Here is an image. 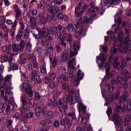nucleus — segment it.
<instances>
[{
	"label": "nucleus",
	"instance_id": "obj_1",
	"mask_svg": "<svg viewBox=\"0 0 131 131\" xmlns=\"http://www.w3.org/2000/svg\"><path fill=\"white\" fill-rule=\"evenodd\" d=\"M53 100H54L53 102ZM79 100V98L78 97H73L71 95H67L66 96V99L65 97H63V103L61 99H59L57 102H56L55 98L53 97L52 99H49L48 106V107H50V106H52H52L55 107L56 104L61 113H62V114H65V110H67V102H69L70 105H72L75 104V103H77Z\"/></svg>",
	"mask_w": 131,
	"mask_h": 131
},
{
	"label": "nucleus",
	"instance_id": "obj_2",
	"mask_svg": "<svg viewBox=\"0 0 131 131\" xmlns=\"http://www.w3.org/2000/svg\"><path fill=\"white\" fill-rule=\"evenodd\" d=\"M36 30L39 33L40 37H42L41 36H44V37H47L49 34H56L58 33L57 27H49L48 29L46 27H43L42 28L39 27L36 28Z\"/></svg>",
	"mask_w": 131,
	"mask_h": 131
},
{
	"label": "nucleus",
	"instance_id": "obj_3",
	"mask_svg": "<svg viewBox=\"0 0 131 131\" xmlns=\"http://www.w3.org/2000/svg\"><path fill=\"white\" fill-rule=\"evenodd\" d=\"M20 90L23 93L25 92L26 94L28 95L30 98H32V97H33V91L31 88V86L29 84V80H25L20 85Z\"/></svg>",
	"mask_w": 131,
	"mask_h": 131
},
{
	"label": "nucleus",
	"instance_id": "obj_4",
	"mask_svg": "<svg viewBox=\"0 0 131 131\" xmlns=\"http://www.w3.org/2000/svg\"><path fill=\"white\" fill-rule=\"evenodd\" d=\"M109 62L110 63H113V68H116L118 70H123L127 66L126 62H122L120 64L119 60H118V58L117 57L113 59L112 55H111L109 59Z\"/></svg>",
	"mask_w": 131,
	"mask_h": 131
},
{
	"label": "nucleus",
	"instance_id": "obj_5",
	"mask_svg": "<svg viewBox=\"0 0 131 131\" xmlns=\"http://www.w3.org/2000/svg\"><path fill=\"white\" fill-rule=\"evenodd\" d=\"M20 101L22 103L20 110L21 113H24V112L29 111V105H28V102H27V100H26V96L25 95H23L21 96Z\"/></svg>",
	"mask_w": 131,
	"mask_h": 131
},
{
	"label": "nucleus",
	"instance_id": "obj_6",
	"mask_svg": "<svg viewBox=\"0 0 131 131\" xmlns=\"http://www.w3.org/2000/svg\"><path fill=\"white\" fill-rule=\"evenodd\" d=\"M33 35L36 39H40V43L43 47V48L46 47V49H48V47L50 46V43H47V40H46V37L45 36H41L42 37L39 36V32H38V35L36 34H33Z\"/></svg>",
	"mask_w": 131,
	"mask_h": 131
},
{
	"label": "nucleus",
	"instance_id": "obj_7",
	"mask_svg": "<svg viewBox=\"0 0 131 131\" xmlns=\"http://www.w3.org/2000/svg\"><path fill=\"white\" fill-rule=\"evenodd\" d=\"M77 19L78 20L76 26V27H77V28H78V26H81V27H82L83 23H90V21H92V18L90 17L89 18L87 17H84L82 20V14H81V17L78 16V17H77Z\"/></svg>",
	"mask_w": 131,
	"mask_h": 131
},
{
	"label": "nucleus",
	"instance_id": "obj_8",
	"mask_svg": "<svg viewBox=\"0 0 131 131\" xmlns=\"http://www.w3.org/2000/svg\"><path fill=\"white\" fill-rule=\"evenodd\" d=\"M73 56V52L72 50L70 51V53L68 51H64L62 52V54L61 55V60L62 62H65V61H68L70 59H71Z\"/></svg>",
	"mask_w": 131,
	"mask_h": 131
},
{
	"label": "nucleus",
	"instance_id": "obj_9",
	"mask_svg": "<svg viewBox=\"0 0 131 131\" xmlns=\"http://www.w3.org/2000/svg\"><path fill=\"white\" fill-rule=\"evenodd\" d=\"M31 80L35 81V82H38L40 83L41 82V79L39 75H38V72L36 70H33L31 73Z\"/></svg>",
	"mask_w": 131,
	"mask_h": 131
},
{
	"label": "nucleus",
	"instance_id": "obj_10",
	"mask_svg": "<svg viewBox=\"0 0 131 131\" xmlns=\"http://www.w3.org/2000/svg\"><path fill=\"white\" fill-rule=\"evenodd\" d=\"M112 118L116 126L118 127L121 125V118L120 116L118 115V114L116 113H114L112 115Z\"/></svg>",
	"mask_w": 131,
	"mask_h": 131
},
{
	"label": "nucleus",
	"instance_id": "obj_11",
	"mask_svg": "<svg viewBox=\"0 0 131 131\" xmlns=\"http://www.w3.org/2000/svg\"><path fill=\"white\" fill-rule=\"evenodd\" d=\"M38 17L39 18L38 20V23L39 25H46L47 24V22H48L47 16L44 12H40Z\"/></svg>",
	"mask_w": 131,
	"mask_h": 131
},
{
	"label": "nucleus",
	"instance_id": "obj_12",
	"mask_svg": "<svg viewBox=\"0 0 131 131\" xmlns=\"http://www.w3.org/2000/svg\"><path fill=\"white\" fill-rule=\"evenodd\" d=\"M83 73H81V70H79L77 73V78L74 81V85L75 86H78L79 85V82L82 78H83Z\"/></svg>",
	"mask_w": 131,
	"mask_h": 131
},
{
	"label": "nucleus",
	"instance_id": "obj_13",
	"mask_svg": "<svg viewBox=\"0 0 131 131\" xmlns=\"http://www.w3.org/2000/svg\"><path fill=\"white\" fill-rule=\"evenodd\" d=\"M125 104L123 102H120V105L116 106L117 114H123L125 112Z\"/></svg>",
	"mask_w": 131,
	"mask_h": 131
},
{
	"label": "nucleus",
	"instance_id": "obj_14",
	"mask_svg": "<svg viewBox=\"0 0 131 131\" xmlns=\"http://www.w3.org/2000/svg\"><path fill=\"white\" fill-rule=\"evenodd\" d=\"M118 82V83H120L121 85H122L123 88L126 90L128 88V83H127V81L125 79H123L122 77L120 76H117Z\"/></svg>",
	"mask_w": 131,
	"mask_h": 131
},
{
	"label": "nucleus",
	"instance_id": "obj_15",
	"mask_svg": "<svg viewBox=\"0 0 131 131\" xmlns=\"http://www.w3.org/2000/svg\"><path fill=\"white\" fill-rule=\"evenodd\" d=\"M58 31V33H57L56 36H58L59 38H61V36H62V34L63 33H65L66 32V28L61 25H58L57 26V32Z\"/></svg>",
	"mask_w": 131,
	"mask_h": 131
},
{
	"label": "nucleus",
	"instance_id": "obj_16",
	"mask_svg": "<svg viewBox=\"0 0 131 131\" xmlns=\"http://www.w3.org/2000/svg\"><path fill=\"white\" fill-rule=\"evenodd\" d=\"M122 14H123V10H120L118 13H116L115 16V22H118L119 23V25L121 24L122 22V19L121 18V16H122Z\"/></svg>",
	"mask_w": 131,
	"mask_h": 131
},
{
	"label": "nucleus",
	"instance_id": "obj_17",
	"mask_svg": "<svg viewBox=\"0 0 131 131\" xmlns=\"http://www.w3.org/2000/svg\"><path fill=\"white\" fill-rule=\"evenodd\" d=\"M81 7H82V3L81 2H80L79 3L78 7H76V8H75V15L76 17H78V16L79 17H81V15H82L83 14L84 11H83V10H82V9H81L80 10V8H81ZM79 10H80V11L78 12V11H79Z\"/></svg>",
	"mask_w": 131,
	"mask_h": 131
},
{
	"label": "nucleus",
	"instance_id": "obj_18",
	"mask_svg": "<svg viewBox=\"0 0 131 131\" xmlns=\"http://www.w3.org/2000/svg\"><path fill=\"white\" fill-rule=\"evenodd\" d=\"M42 114V115H45V111L43 107L41 106H38L35 108V115L37 118H39L40 117V114Z\"/></svg>",
	"mask_w": 131,
	"mask_h": 131
},
{
	"label": "nucleus",
	"instance_id": "obj_19",
	"mask_svg": "<svg viewBox=\"0 0 131 131\" xmlns=\"http://www.w3.org/2000/svg\"><path fill=\"white\" fill-rule=\"evenodd\" d=\"M72 47H73V50H72L73 54V55L76 56V55H77V53L79 49H80V45L77 41H74L73 42Z\"/></svg>",
	"mask_w": 131,
	"mask_h": 131
},
{
	"label": "nucleus",
	"instance_id": "obj_20",
	"mask_svg": "<svg viewBox=\"0 0 131 131\" xmlns=\"http://www.w3.org/2000/svg\"><path fill=\"white\" fill-rule=\"evenodd\" d=\"M90 6L91 8H90L87 11L88 14H92V13H95L100 10V7L95 6V3L94 2H91Z\"/></svg>",
	"mask_w": 131,
	"mask_h": 131
},
{
	"label": "nucleus",
	"instance_id": "obj_21",
	"mask_svg": "<svg viewBox=\"0 0 131 131\" xmlns=\"http://www.w3.org/2000/svg\"><path fill=\"white\" fill-rule=\"evenodd\" d=\"M48 11L49 13H51V14H58V13L60 12L59 7L53 5H51L48 8Z\"/></svg>",
	"mask_w": 131,
	"mask_h": 131
},
{
	"label": "nucleus",
	"instance_id": "obj_22",
	"mask_svg": "<svg viewBox=\"0 0 131 131\" xmlns=\"http://www.w3.org/2000/svg\"><path fill=\"white\" fill-rule=\"evenodd\" d=\"M30 24L31 25V28L34 29L37 26V22L36 21V18L34 16H31L29 20Z\"/></svg>",
	"mask_w": 131,
	"mask_h": 131
},
{
	"label": "nucleus",
	"instance_id": "obj_23",
	"mask_svg": "<svg viewBox=\"0 0 131 131\" xmlns=\"http://www.w3.org/2000/svg\"><path fill=\"white\" fill-rule=\"evenodd\" d=\"M120 96V92L119 90H117L116 94L111 95L110 98L108 99L109 102H113V101L117 100L119 98Z\"/></svg>",
	"mask_w": 131,
	"mask_h": 131
},
{
	"label": "nucleus",
	"instance_id": "obj_24",
	"mask_svg": "<svg viewBox=\"0 0 131 131\" xmlns=\"http://www.w3.org/2000/svg\"><path fill=\"white\" fill-rule=\"evenodd\" d=\"M120 52L121 53H130L131 52V43L128 44L126 46H122L121 47Z\"/></svg>",
	"mask_w": 131,
	"mask_h": 131
},
{
	"label": "nucleus",
	"instance_id": "obj_25",
	"mask_svg": "<svg viewBox=\"0 0 131 131\" xmlns=\"http://www.w3.org/2000/svg\"><path fill=\"white\" fill-rule=\"evenodd\" d=\"M28 57L27 56V55L26 54L23 53L19 55V62L21 64L23 65L24 64H26L27 62V59Z\"/></svg>",
	"mask_w": 131,
	"mask_h": 131
},
{
	"label": "nucleus",
	"instance_id": "obj_26",
	"mask_svg": "<svg viewBox=\"0 0 131 131\" xmlns=\"http://www.w3.org/2000/svg\"><path fill=\"white\" fill-rule=\"evenodd\" d=\"M78 110L79 113L82 112L83 114H85L86 113V106L83 105V103L79 102L78 103Z\"/></svg>",
	"mask_w": 131,
	"mask_h": 131
},
{
	"label": "nucleus",
	"instance_id": "obj_27",
	"mask_svg": "<svg viewBox=\"0 0 131 131\" xmlns=\"http://www.w3.org/2000/svg\"><path fill=\"white\" fill-rule=\"evenodd\" d=\"M128 92L127 91H125L123 94L121 95V97L119 99V101L122 103V101L125 102L126 100L128 99Z\"/></svg>",
	"mask_w": 131,
	"mask_h": 131
},
{
	"label": "nucleus",
	"instance_id": "obj_28",
	"mask_svg": "<svg viewBox=\"0 0 131 131\" xmlns=\"http://www.w3.org/2000/svg\"><path fill=\"white\" fill-rule=\"evenodd\" d=\"M120 3V0H105V4L107 5L110 4L108 8H110V7H112V5H118Z\"/></svg>",
	"mask_w": 131,
	"mask_h": 131
},
{
	"label": "nucleus",
	"instance_id": "obj_29",
	"mask_svg": "<svg viewBox=\"0 0 131 131\" xmlns=\"http://www.w3.org/2000/svg\"><path fill=\"white\" fill-rule=\"evenodd\" d=\"M129 37H130L126 36V37H125V38L124 39L123 42H120V46H119L120 51V49H121V47H122V46H124V47H126L127 46H128V42H129V41H130V39H129Z\"/></svg>",
	"mask_w": 131,
	"mask_h": 131
},
{
	"label": "nucleus",
	"instance_id": "obj_30",
	"mask_svg": "<svg viewBox=\"0 0 131 131\" xmlns=\"http://www.w3.org/2000/svg\"><path fill=\"white\" fill-rule=\"evenodd\" d=\"M74 64H75V57L73 58L72 60H70L68 62V65L69 68H71V69H75V67L74 66Z\"/></svg>",
	"mask_w": 131,
	"mask_h": 131
},
{
	"label": "nucleus",
	"instance_id": "obj_31",
	"mask_svg": "<svg viewBox=\"0 0 131 131\" xmlns=\"http://www.w3.org/2000/svg\"><path fill=\"white\" fill-rule=\"evenodd\" d=\"M12 51L14 52V53H16L17 52H21V49L20 48L19 45L18 44H13L12 46Z\"/></svg>",
	"mask_w": 131,
	"mask_h": 131
},
{
	"label": "nucleus",
	"instance_id": "obj_32",
	"mask_svg": "<svg viewBox=\"0 0 131 131\" xmlns=\"http://www.w3.org/2000/svg\"><path fill=\"white\" fill-rule=\"evenodd\" d=\"M98 60H101V62H103L106 61V56L103 53H100L99 56H97L96 60L98 61Z\"/></svg>",
	"mask_w": 131,
	"mask_h": 131
},
{
	"label": "nucleus",
	"instance_id": "obj_33",
	"mask_svg": "<svg viewBox=\"0 0 131 131\" xmlns=\"http://www.w3.org/2000/svg\"><path fill=\"white\" fill-rule=\"evenodd\" d=\"M58 18L59 20L62 21H67L68 20V16L67 15H64L62 13H59L58 15Z\"/></svg>",
	"mask_w": 131,
	"mask_h": 131
},
{
	"label": "nucleus",
	"instance_id": "obj_34",
	"mask_svg": "<svg viewBox=\"0 0 131 131\" xmlns=\"http://www.w3.org/2000/svg\"><path fill=\"white\" fill-rule=\"evenodd\" d=\"M12 79V75H7L4 78V85H7V84Z\"/></svg>",
	"mask_w": 131,
	"mask_h": 131
},
{
	"label": "nucleus",
	"instance_id": "obj_35",
	"mask_svg": "<svg viewBox=\"0 0 131 131\" xmlns=\"http://www.w3.org/2000/svg\"><path fill=\"white\" fill-rule=\"evenodd\" d=\"M85 32V30L84 29H81L80 31H78L75 34V38H78L81 36L82 33H84Z\"/></svg>",
	"mask_w": 131,
	"mask_h": 131
},
{
	"label": "nucleus",
	"instance_id": "obj_36",
	"mask_svg": "<svg viewBox=\"0 0 131 131\" xmlns=\"http://www.w3.org/2000/svg\"><path fill=\"white\" fill-rule=\"evenodd\" d=\"M26 51L30 53L31 52V50H32V45L30 42H28L26 45Z\"/></svg>",
	"mask_w": 131,
	"mask_h": 131
},
{
	"label": "nucleus",
	"instance_id": "obj_37",
	"mask_svg": "<svg viewBox=\"0 0 131 131\" xmlns=\"http://www.w3.org/2000/svg\"><path fill=\"white\" fill-rule=\"evenodd\" d=\"M125 125H129L131 124V114L125 118Z\"/></svg>",
	"mask_w": 131,
	"mask_h": 131
},
{
	"label": "nucleus",
	"instance_id": "obj_38",
	"mask_svg": "<svg viewBox=\"0 0 131 131\" xmlns=\"http://www.w3.org/2000/svg\"><path fill=\"white\" fill-rule=\"evenodd\" d=\"M106 88L109 94H112L114 92V87H112L110 84H106Z\"/></svg>",
	"mask_w": 131,
	"mask_h": 131
},
{
	"label": "nucleus",
	"instance_id": "obj_39",
	"mask_svg": "<svg viewBox=\"0 0 131 131\" xmlns=\"http://www.w3.org/2000/svg\"><path fill=\"white\" fill-rule=\"evenodd\" d=\"M40 71L43 74H46L47 73V67L46 66V63H43L40 67Z\"/></svg>",
	"mask_w": 131,
	"mask_h": 131
},
{
	"label": "nucleus",
	"instance_id": "obj_40",
	"mask_svg": "<svg viewBox=\"0 0 131 131\" xmlns=\"http://www.w3.org/2000/svg\"><path fill=\"white\" fill-rule=\"evenodd\" d=\"M58 43L60 46H62V47H64V48H66L67 46L66 40H64L63 39H59L58 41Z\"/></svg>",
	"mask_w": 131,
	"mask_h": 131
},
{
	"label": "nucleus",
	"instance_id": "obj_41",
	"mask_svg": "<svg viewBox=\"0 0 131 131\" xmlns=\"http://www.w3.org/2000/svg\"><path fill=\"white\" fill-rule=\"evenodd\" d=\"M67 121H68V117H66L64 119H60V123L61 125H66L67 124Z\"/></svg>",
	"mask_w": 131,
	"mask_h": 131
},
{
	"label": "nucleus",
	"instance_id": "obj_42",
	"mask_svg": "<svg viewBox=\"0 0 131 131\" xmlns=\"http://www.w3.org/2000/svg\"><path fill=\"white\" fill-rule=\"evenodd\" d=\"M21 119L25 123L28 122V119H29L24 113H21Z\"/></svg>",
	"mask_w": 131,
	"mask_h": 131
},
{
	"label": "nucleus",
	"instance_id": "obj_43",
	"mask_svg": "<svg viewBox=\"0 0 131 131\" xmlns=\"http://www.w3.org/2000/svg\"><path fill=\"white\" fill-rule=\"evenodd\" d=\"M8 58L6 55H3L0 58V62L1 63H5L6 62H8Z\"/></svg>",
	"mask_w": 131,
	"mask_h": 131
},
{
	"label": "nucleus",
	"instance_id": "obj_44",
	"mask_svg": "<svg viewBox=\"0 0 131 131\" xmlns=\"http://www.w3.org/2000/svg\"><path fill=\"white\" fill-rule=\"evenodd\" d=\"M25 46H26L25 41H24V40H21L19 44V48L20 49V52H23V50H24Z\"/></svg>",
	"mask_w": 131,
	"mask_h": 131
},
{
	"label": "nucleus",
	"instance_id": "obj_45",
	"mask_svg": "<svg viewBox=\"0 0 131 131\" xmlns=\"http://www.w3.org/2000/svg\"><path fill=\"white\" fill-rule=\"evenodd\" d=\"M1 98L6 102V103H7L8 102V96H5V92L4 90H1Z\"/></svg>",
	"mask_w": 131,
	"mask_h": 131
},
{
	"label": "nucleus",
	"instance_id": "obj_46",
	"mask_svg": "<svg viewBox=\"0 0 131 131\" xmlns=\"http://www.w3.org/2000/svg\"><path fill=\"white\" fill-rule=\"evenodd\" d=\"M69 119L72 118V120H75L76 119V116H75V113H70L68 114V116Z\"/></svg>",
	"mask_w": 131,
	"mask_h": 131
},
{
	"label": "nucleus",
	"instance_id": "obj_47",
	"mask_svg": "<svg viewBox=\"0 0 131 131\" xmlns=\"http://www.w3.org/2000/svg\"><path fill=\"white\" fill-rule=\"evenodd\" d=\"M69 35V34H67L66 32V33H63L62 34V35L60 36V38H59L58 36H57V39H64L65 40H67V38L68 37Z\"/></svg>",
	"mask_w": 131,
	"mask_h": 131
},
{
	"label": "nucleus",
	"instance_id": "obj_48",
	"mask_svg": "<svg viewBox=\"0 0 131 131\" xmlns=\"http://www.w3.org/2000/svg\"><path fill=\"white\" fill-rule=\"evenodd\" d=\"M124 37V35L123 34V32L122 31H120L119 34V42H121L122 40H123V38Z\"/></svg>",
	"mask_w": 131,
	"mask_h": 131
},
{
	"label": "nucleus",
	"instance_id": "obj_49",
	"mask_svg": "<svg viewBox=\"0 0 131 131\" xmlns=\"http://www.w3.org/2000/svg\"><path fill=\"white\" fill-rule=\"evenodd\" d=\"M72 40H73L72 34H71V33H69V36H68L67 41L68 43H70V45H71V46H72Z\"/></svg>",
	"mask_w": 131,
	"mask_h": 131
},
{
	"label": "nucleus",
	"instance_id": "obj_50",
	"mask_svg": "<svg viewBox=\"0 0 131 131\" xmlns=\"http://www.w3.org/2000/svg\"><path fill=\"white\" fill-rule=\"evenodd\" d=\"M49 47L48 48L47 50V53L48 54H51L52 53V52H54V46H53V45H52V44L49 45Z\"/></svg>",
	"mask_w": 131,
	"mask_h": 131
},
{
	"label": "nucleus",
	"instance_id": "obj_51",
	"mask_svg": "<svg viewBox=\"0 0 131 131\" xmlns=\"http://www.w3.org/2000/svg\"><path fill=\"white\" fill-rule=\"evenodd\" d=\"M15 12H16V18L18 19L19 17L21 16V15H22V12H21V10L20 9H17V10H15Z\"/></svg>",
	"mask_w": 131,
	"mask_h": 131
},
{
	"label": "nucleus",
	"instance_id": "obj_52",
	"mask_svg": "<svg viewBox=\"0 0 131 131\" xmlns=\"http://www.w3.org/2000/svg\"><path fill=\"white\" fill-rule=\"evenodd\" d=\"M122 74L123 75H126L127 76L128 78H130L131 74L129 73L128 71L125 70L122 72Z\"/></svg>",
	"mask_w": 131,
	"mask_h": 131
},
{
	"label": "nucleus",
	"instance_id": "obj_53",
	"mask_svg": "<svg viewBox=\"0 0 131 131\" xmlns=\"http://www.w3.org/2000/svg\"><path fill=\"white\" fill-rule=\"evenodd\" d=\"M57 63H58V57H55L53 58L52 62L53 67H56V66H57Z\"/></svg>",
	"mask_w": 131,
	"mask_h": 131
},
{
	"label": "nucleus",
	"instance_id": "obj_54",
	"mask_svg": "<svg viewBox=\"0 0 131 131\" xmlns=\"http://www.w3.org/2000/svg\"><path fill=\"white\" fill-rule=\"evenodd\" d=\"M29 100V105L31 107H32V108H33V107H34L35 106V102H34V100H33V99H30V100L28 99Z\"/></svg>",
	"mask_w": 131,
	"mask_h": 131
},
{
	"label": "nucleus",
	"instance_id": "obj_55",
	"mask_svg": "<svg viewBox=\"0 0 131 131\" xmlns=\"http://www.w3.org/2000/svg\"><path fill=\"white\" fill-rule=\"evenodd\" d=\"M12 124H13V120H7V128H10L12 127Z\"/></svg>",
	"mask_w": 131,
	"mask_h": 131
},
{
	"label": "nucleus",
	"instance_id": "obj_56",
	"mask_svg": "<svg viewBox=\"0 0 131 131\" xmlns=\"http://www.w3.org/2000/svg\"><path fill=\"white\" fill-rule=\"evenodd\" d=\"M45 2L43 1H41L40 4H38V7L39 9H41V10H43L45 9Z\"/></svg>",
	"mask_w": 131,
	"mask_h": 131
},
{
	"label": "nucleus",
	"instance_id": "obj_57",
	"mask_svg": "<svg viewBox=\"0 0 131 131\" xmlns=\"http://www.w3.org/2000/svg\"><path fill=\"white\" fill-rule=\"evenodd\" d=\"M56 49L57 53H61L62 52V48L59 44L56 46Z\"/></svg>",
	"mask_w": 131,
	"mask_h": 131
},
{
	"label": "nucleus",
	"instance_id": "obj_58",
	"mask_svg": "<svg viewBox=\"0 0 131 131\" xmlns=\"http://www.w3.org/2000/svg\"><path fill=\"white\" fill-rule=\"evenodd\" d=\"M59 79H63V81H67L68 80V77L65 76V75L61 74L59 76Z\"/></svg>",
	"mask_w": 131,
	"mask_h": 131
},
{
	"label": "nucleus",
	"instance_id": "obj_59",
	"mask_svg": "<svg viewBox=\"0 0 131 131\" xmlns=\"http://www.w3.org/2000/svg\"><path fill=\"white\" fill-rule=\"evenodd\" d=\"M67 124L68 125V128H70L72 126V120H70L68 118V121L67 122Z\"/></svg>",
	"mask_w": 131,
	"mask_h": 131
},
{
	"label": "nucleus",
	"instance_id": "obj_60",
	"mask_svg": "<svg viewBox=\"0 0 131 131\" xmlns=\"http://www.w3.org/2000/svg\"><path fill=\"white\" fill-rule=\"evenodd\" d=\"M29 59L31 60V61H32V62H34L36 61V56H35L34 55H31L29 56Z\"/></svg>",
	"mask_w": 131,
	"mask_h": 131
},
{
	"label": "nucleus",
	"instance_id": "obj_61",
	"mask_svg": "<svg viewBox=\"0 0 131 131\" xmlns=\"http://www.w3.org/2000/svg\"><path fill=\"white\" fill-rule=\"evenodd\" d=\"M112 113V107H110L107 108V110L106 111V114L108 117H110V115H111Z\"/></svg>",
	"mask_w": 131,
	"mask_h": 131
},
{
	"label": "nucleus",
	"instance_id": "obj_62",
	"mask_svg": "<svg viewBox=\"0 0 131 131\" xmlns=\"http://www.w3.org/2000/svg\"><path fill=\"white\" fill-rule=\"evenodd\" d=\"M26 116L29 119L31 118L34 115L33 112H30L27 114H25Z\"/></svg>",
	"mask_w": 131,
	"mask_h": 131
},
{
	"label": "nucleus",
	"instance_id": "obj_63",
	"mask_svg": "<svg viewBox=\"0 0 131 131\" xmlns=\"http://www.w3.org/2000/svg\"><path fill=\"white\" fill-rule=\"evenodd\" d=\"M18 68H19V66H18L17 63H14L12 66V69L13 70H18Z\"/></svg>",
	"mask_w": 131,
	"mask_h": 131
},
{
	"label": "nucleus",
	"instance_id": "obj_64",
	"mask_svg": "<svg viewBox=\"0 0 131 131\" xmlns=\"http://www.w3.org/2000/svg\"><path fill=\"white\" fill-rule=\"evenodd\" d=\"M12 117L13 118H15V119H19V118H20V113H16L12 116Z\"/></svg>",
	"mask_w": 131,
	"mask_h": 131
}]
</instances>
